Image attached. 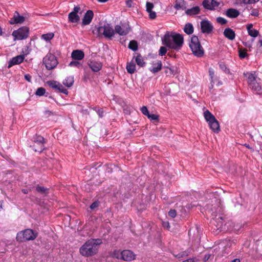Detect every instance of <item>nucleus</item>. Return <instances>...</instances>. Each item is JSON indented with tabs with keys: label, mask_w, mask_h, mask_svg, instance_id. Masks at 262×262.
I'll return each instance as SVG.
<instances>
[{
	"label": "nucleus",
	"mask_w": 262,
	"mask_h": 262,
	"mask_svg": "<svg viewBox=\"0 0 262 262\" xmlns=\"http://www.w3.org/2000/svg\"><path fill=\"white\" fill-rule=\"evenodd\" d=\"M161 40L163 45L176 51L180 50L184 43L183 36L173 31H167L162 37Z\"/></svg>",
	"instance_id": "nucleus-1"
},
{
	"label": "nucleus",
	"mask_w": 262,
	"mask_h": 262,
	"mask_svg": "<svg viewBox=\"0 0 262 262\" xmlns=\"http://www.w3.org/2000/svg\"><path fill=\"white\" fill-rule=\"evenodd\" d=\"M102 243L101 239H90L85 242L79 248L80 254L84 257H91L96 255L99 246Z\"/></svg>",
	"instance_id": "nucleus-2"
},
{
	"label": "nucleus",
	"mask_w": 262,
	"mask_h": 262,
	"mask_svg": "<svg viewBox=\"0 0 262 262\" xmlns=\"http://www.w3.org/2000/svg\"><path fill=\"white\" fill-rule=\"evenodd\" d=\"M37 236V232L33 231L30 229H27L17 233L16 239L19 242H23L34 240Z\"/></svg>",
	"instance_id": "nucleus-3"
},
{
	"label": "nucleus",
	"mask_w": 262,
	"mask_h": 262,
	"mask_svg": "<svg viewBox=\"0 0 262 262\" xmlns=\"http://www.w3.org/2000/svg\"><path fill=\"white\" fill-rule=\"evenodd\" d=\"M204 117L213 132L218 133L220 130L218 121L208 110L204 112Z\"/></svg>",
	"instance_id": "nucleus-4"
},
{
	"label": "nucleus",
	"mask_w": 262,
	"mask_h": 262,
	"mask_svg": "<svg viewBox=\"0 0 262 262\" xmlns=\"http://www.w3.org/2000/svg\"><path fill=\"white\" fill-rule=\"evenodd\" d=\"M189 47L193 54L197 57H202L204 55V50L202 47L197 36H193L189 43Z\"/></svg>",
	"instance_id": "nucleus-5"
},
{
	"label": "nucleus",
	"mask_w": 262,
	"mask_h": 262,
	"mask_svg": "<svg viewBox=\"0 0 262 262\" xmlns=\"http://www.w3.org/2000/svg\"><path fill=\"white\" fill-rule=\"evenodd\" d=\"M43 63L48 70H52L57 66L58 61L55 56L49 53L43 58Z\"/></svg>",
	"instance_id": "nucleus-6"
},
{
	"label": "nucleus",
	"mask_w": 262,
	"mask_h": 262,
	"mask_svg": "<svg viewBox=\"0 0 262 262\" xmlns=\"http://www.w3.org/2000/svg\"><path fill=\"white\" fill-rule=\"evenodd\" d=\"M29 30L27 27H23L13 31L12 35L14 37V40H23L27 38L29 36Z\"/></svg>",
	"instance_id": "nucleus-7"
},
{
	"label": "nucleus",
	"mask_w": 262,
	"mask_h": 262,
	"mask_svg": "<svg viewBox=\"0 0 262 262\" xmlns=\"http://www.w3.org/2000/svg\"><path fill=\"white\" fill-rule=\"evenodd\" d=\"M98 31L99 34H103L107 38H111L115 34V30L113 27L108 24H105L98 28Z\"/></svg>",
	"instance_id": "nucleus-8"
},
{
	"label": "nucleus",
	"mask_w": 262,
	"mask_h": 262,
	"mask_svg": "<svg viewBox=\"0 0 262 262\" xmlns=\"http://www.w3.org/2000/svg\"><path fill=\"white\" fill-rule=\"evenodd\" d=\"M115 33L118 34L121 36L126 35L130 30L129 25L123 24L121 26L116 25L115 27Z\"/></svg>",
	"instance_id": "nucleus-9"
},
{
	"label": "nucleus",
	"mask_w": 262,
	"mask_h": 262,
	"mask_svg": "<svg viewBox=\"0 0 262 262\" xmlns=\"http://www.w3.org/2000/svg\"><path fill=\"white\" fill-rule=\"evenodd\" d=\"M209 74L210 77V80L211 82V85L210 86V89H212L214 86V85L216 84L217 86L221 85L222 84V82L219 79L218 76L214 74V72L213 69L210 68L209 69Z\"/></svg>",
	"instance_id": "nucleus-10"
},
{
	"label": "nucleus",
	"mask_w": 262,
	"mask_h": 262,
	"mask_svg": "<svg viewBox=\"0 0 262 262\" xmlns=\"http://www.w3.org/2000/svg\"><path fill=\"white\" fill-rule=\"evenodd\" d=\"M136 255L131 250H124L122 251L121 260L131 261L136 259Z\"/></svg>",
	"instance_id": "nucleus-11"
},
{
	"label": "nucleus",
	"mask_w": 262,
	"mask_h": 262,
	"mask_svg": "<svg viewBox=\"0 0 262 262\" xmlns=\"http://www.w3.org/2000/svg\"><path fill=\"white\" fill-rule=\"evenodd\" d=\"M203 6L205 9L212 10L219 6V3L216 0H204L203 2Z\"/></svg>",
	"instance_id": "nucleus-12"
},
{
	"label": "nucleus",
	"mask_w": 262,
	"mask_h": 262,
	"mask_svg": "<svg viewBox=\"0 0 262 262\" xmlns=\"http://www.w3.org/2000/svg\"><path fill=\"white\" fill-rule=\"evenodd\" d=\"M88 64L91 69L94 72L99 71L102 67V64L101 62L94 60H90Z\"/></svg>",
	"instance_id": "nucleus-13"
},
{
	"label": "nucleus",
	"mask_w": 262,
	"mask_h": 262,
	"mask_svg": "<svg viewBox=\"0 0 262 262\" xmlns=\"http://www.w3.org/2000/svg\"><path fill=\"white\" fill-rule=\"evenodd\" d=\"M201 31L204 33H209L212 30L210 23L207 20H203L200 23Z\"/></svg>",
	"instance_id": "nucleus-14"
},
{
	"label": "nucleus",
	"mask_w": 262,
	"mask_h": 262,
	"mask_svg": "<svg viewBox=\"0 0 262 262\" xmlns=\"http://www.w3.org/2000/svg\"><path fill=\"white\" fill-rule=\"evenodd\" d=\"M25 57V55H20L13 57L8 62V68L23 62Z\"/></svg>",
	"instance_id": "nucleus-15"
},
{
	"label": "nucleus",
	"mask_w": 262,
	"mask_h": 262,
	"mask_svg": "<svg viewBox=\"0 0 262 262\" xmlns=\"http://www.w3.org/2000/svg\"><path fill=\"white\" fill-rule=\"evenodd\" d=\"M94 16L93 12L92 10H88L84 14L82 20V25H88L91 23Z\"/></svg>",
	"instance_id": "nucleus-16"
},
{
	"label": "nucleus",
	"mask_w": 262,
	"mask_h": 262,
	"mask_svg": "<svg viewBox=\"0 0 262 262\" xmlns=\"http://www.w3.org/2000/svg\"><path fill=\"white\" fill-rule=\"evenodd\" d=\"M162 62L160 60L154 61L151 63L149 70L153 73L159 72L162 68Z\"/></svg>",
	"instance_id": "nucleus-17"
},
{
	"label": "nucleus",
	"mask_w": 262,
	"mask_h": 262,
	"mask_svg": "<svg viewBox=\"0 0 262 262\" xmlns=\"http://www.w3.org/2000/svg\"><path fill=\"white\" fill-rule=\"evenodd\" d=\"M25 21V17L23 16H20L18 12L16 11L13 15L12 18L10 20V24H21Z\"/></svg>",
	"instance_id": "nucleus-18"
},
{
	"label": "nucleus",
	"mask_w": 262,
	"mask_h": 262,
	"mask_svg": "<svg viewBox=\"0 0 262 262\" xmlns=\"http://www.w3.org/2000/svg\"><path fill=\"white\" fill-rule=\"evenodd\" d=\"M45 143L44 138L41 136H37L36 137L35 144L39 146L38 149H34L35 151L40 152L44 149L43 144Z\"/></svg>",
	"instance_id": "nucleus-19"
},
{
	"label": "nucleus",
	"mask_w": 262,
	"mask_h": 262,
	"mask_svg": "<svg viewBox=\"0 0 262 262\" xmlns=\"http://www.w3.org/2000/svg\"><path fill=\"white\" fill-rule=\"evenodd\" d=\"M253 25L252 24H248L246 26L247 30L249 35L250 36L255 38L259 35V32L258 30L253 29Z\"/></svg>",
	"instance_id": "nucleus-20"
},
{
	"label": "nucleus",
	"mask_w": 262,
	"mask_h": 262,
	"mask_svg": "<svg viewBox=\"0 0 262 262\" xmlns=\"http://www.w3.org/2000/svg\"><path fill=\"white\" fill-rule=\"evenodd\" d=\"M71 57L75 60H80L84 58V54L82 51L76 50L72 52Z\"/></svg>",
	"instance_id": "nucleus-21"
},
{
	"label": "nucleus",
	"mask_w": 262,
	"mask_h": 262,
	"mask_svg": "<svg viewBox=\"0 0 262 262\" xmlns=\"http://www.w3.org/2000/svg\"><path fill=\"white\" fill-rule=\"evenodd\" d=\"M223 33L224 36L229 40H233L235 37L234 31L231 28H226Z\"/></svg>",
	"instance_id": "nucleus-22"
},
{
	"label": "nucleus",
	"mask_w": 262,
	"mask_h": 262,
	"mask_svg": "<svg viewBox=\"0 0 262 262\" xmlns=\"http://www.w3.org/2000/svg\"><path fill=\"white\" fill-rule=\"evenodd\" d=\"M226 15L229 18H234L239 15V12L235 9L230 8L226 11Z\"/></svg>",
	"instance_id": "nucleus-23"
},
{
	"label": "nucleus",
	"mask_w": 262,
	"mask_h": 262,
	"mask_svg": "<svg viewBox=\"0 0 262 262\" xmlns=\"http://www.w3.org/2000/svg\"><path fill=\"white\" fill-rule=\"evenodd\" d=\"M245 76H246L248 80L249 85L253 84L254 82H256V75L255 72H246L244 73Z\"/></svg>",
	"instance_id": "nucleus-24"
},
{
	"label": "nucleus",
	"mask_w": 262,
	"mask_h": 262,
	"mask_svg": "<svg viewBox=\"0 0 262 262\" xmlns=\"http://www.w3.org/2000/svg\"><path fill=\"white\" fill-rule=\"evenodd\" d=\"M176 10H183L185 8V2L184 0H176L174 6Z\"/></svg>",
	"instance_id": "nucleus-25"
},
{
	"label": "nucleus",
	"mask_w": 262,
	"mask_h": 262,
	"mask_svg": "<svg viewBox=\"0 0 262 262\" xmlns=\"http://www.w3.org/2000/svg\"><path fill=\"white\" fill-rule=\"evenodd\" d=\"M74 82V77L70 76L67 77L62 82L63 84L67 87H71L73 85Z\"/></svg>",
	"instance_id": "nucleus-26"
},
{
	"label": "nucleus",
	"mask_w": 262,
	"mask_h": 262,
	"mask_svg": "<svg viewBox=\"0 0 262 262\" xmlns=\"http://www.w3.org/2000/svg\"><path fill=\"white\" fill-rule=\"evenodd\" d=\"M126 70L128 73L133 74L136 71V65L133 60L128 63L126 65Z\"/></svg>",
	"instance_id": "nucleus-27"
},
{
	"label": "nucleus",
	"mask_w": 262,
	"mask_h": 262,
	"mask_svg": "<svg viewBox=\"0 0 262 262\" xmlns=\"http://www.w3.org/2000/svg\"><path fill=\"white\" fill-rule=\"evenodd\" d=\"M69 20L71 23H77L79 20V16L77 14L70 12L68 15Z\"/></svg>",
	"instance_id": "nucleus-28"
},
{
	"label": "nucleus",
	"mask_w": 262,
	"mask_h": 262,
	"mask_svg": "<svg viewBox=\"0 0 262 262\" xmlns=\"http://www.w3.org/2000/svg\"><path fill=\"white\" fill-rule=\"evenodd\" d=\"M184 32L187 34H191L193 32V27L190 23L186 24L184 28Z\"/></svg>",
	"instance_id": "nucleus-29"
},
{
	"label": "nucleus",
	"mask_w": 262,
	"mask_h": 262,
	"mask_svg": "<svg viewBox=\"0 0 262 262\" xmlns=\"http://www.w3.org/2000/svg\"><path fill=\"white\" fill-rule=\"evenodd\" d=\"M165 73L168 76H172L175 74L176 71L174 68L172 67H164Z\"/></svg>",
	"instance_id": "nucleus-30"
},
{
	"label": "nucleus",
	"mask_w": 262,
	"mask_h": 262,
	"mask_svg": "<svg viewBox=\"0 0 262 262\" xmlns=\"http://www.w3.org/2000/svg\"><path fill=\"white\" fill-rule=\"evenodd\" d=\"M200 11V9L198 7H193L186 10V13L187 15H191L198 14Z\"/></svg>",
	"instance_id": "nucleus-31"
},
{
	"label": "nucleus",
	"mask_w": 262,
	"mask_h": 262,
	"mask_svg": "<svg viewBox=\"0 0 262 262\" xmlns=\"http://www.w3.org/2000/svg\"><path fill=\"white\" fill-rule=\"evenodd\" d=\"M54 36V34L52 32L42 34L41 38L46 41H50Z\"/></svg>",
	"instance_id": "nucleus-32"
},
{
	"label": "nucleus",
	"mask_w": 262,
	"mask_h": 262,
	"mask_svg": "<svg viewBox=\"0 0 262 262\" xmlns=\"http://www.w3.org/2000/svg\"><path fill=\"white\" fill-rule=\"evenodd\" d=\"M253 90L255 91L256 93H259L261 91V86L259 83L254 82L253 84L249 85Z\"/></svg>",
	"instance_id": "nucleus-33"
},
{
	"label": "nucleus",
	"mask_w": 262,
	"mask_h": 262,
	"mask_svg": "<svg viewBox=\"0 0 262 262\" xmlns=\"http://www.w3.org/2000/svg\"><path fill=\"white\" fill-rule=\"evenodd\" d=\"M112 256L114 258H116L118 259H121L122 258V251L120 250H114L112 253Z\"/></svg>",
	"instance_id": "nucleus-34"
},
{
	"label": "nucleus",
	"mask_w": 262,
	"mask_h": 262,
	"mask_svg": "<svg viewBox=\"0 0 262 262\" xmlns=\"http://www.w3.org/2000/svg\"><path fill=\"white\" fill-rule=\"evenodd\" d=\"M135 61L137 64L140 67H143L145 65V62L143 58L140 55H138L135 58Z\"/></svg>",
	"instance_id": "nucleus-35"
},
{
	"label": "nucleus",
	"mask_w": 262,
	"mask_h": 262,
	"mask_svg": "<svg viewBox=\"0 0 262 262\" xmlns=\"http://www.w3.org/2000/svg\"><path fill=\"white\" fill-rule=\"evenodd\" d=\"M47 83L50 87L56 90L60 83L56 81L50 80L48 81Z\"/></svg>",
	"instance_id": "nucleus-36"
},
{
	"label": "nucleus",
	"mask_w": 262,
	"mask_h": 262,
	"mask_svg": "<svg viewBox=\"0 0 262 262\" xmlns=\"http://www.w3.org/2000/svg\"><path fill=\"white\" fill-rule=\"evenodd\" d=\"M128 48L132 50L133 51H136L138 49V44L137 42L135 40L130 41L129 45Z\"/></svg>",
	"instance_id": "nucleus-37"
},
{
	"label": "nucleus",
	"mask_w": 262,
	"mask_h": 262,
	"mask_svg": "<svg viewBox=\"0 0 262 262\" xmlns=\"http://www.w3.org/2000/svg\"><path fill=\"white\" fill-rule=\"evenodd\" d=\"M45 92H46V90L43 88L41 87V88H39L37 89L35 94L36 95L41 96L45 94Z\"/></svg>",
	"instance_id": "nucleus-38"
},
{
	"label": "nucleus",
	"mask_w": 262,
	"mask_h": 262,
	"mask_svg": "<svg viewBox=\"0 0 262 262\" xmlns=\"http://www.w3.org/2000/svg\"><path fill=\"white\" fill-rule=\"evenodd\" d=\"M56 90L66 95L68 94V90L64 89L61 83L59 84Z\"/></svg>",
	"instance_id": "nucleus-39"
},
{
	"label": "nucleus",
	"mask_w": 262,
	"mask_h": 262,
	"mask_svg": "<svg viewBox=\"0 0 262 262\" xmlns=\"http://www.w3.org/2000/svg\"><path fill=\"white\" fill-rule=\"evenodd\" d=\"M56 90L66 95L68 94V90L64 89L61 83L59 84Z\"/></svg>",
	"instance_id": "nucleus-40"
},
{
	"label": "nucleus",
	"mask_w": 262,
	"mask_h": 262,
	"mask_svg": "<svg viewBox=\"0 0 262 262\" xmlns=\"http://www.w3.org/2000/svg\"><path fill=\"white\" fill-rule=\"evenodd\" d=\"M150 121H158L159 119V116L156 114H150L147 116Z\"/></svg>",
	"instance_id": "nucleus-41"
},
{
	"label": "nucleus",
	"mask_w": 262,
	"mask_h": 262,
	"mask_svg": "<svg viewBox=\"0 0 262 262\" xmlns=\"http://www.w3.org/2000/svg\"><path fill=\"white\" fill-rule=\"evenodd\" d=\"M167 51V50L165 47H161L159 51V55L160 56L164 55Z\"/></svg>",
	"instance_id": "nucleus-42"
},
{
	"label": "nucleus",
	"mask_w": 262,
	"mask_h": 262,
	"mask_svg": "<svg viewBox=\"0 0 262 262\" xmlns=\"http://www.w3.org/2000/svg\"><path fill=\"white\" fill-rule=\"evenodd\" d=\"M154 7V5L152 3L147 2L146 4V10L147 12L152 11V9Z\"/></svg>",
	"instance_id": "nucleus-43"
},
{
	"label": "nucleus",
	"mask_w": 262,
	"mask_h": 262,
	"mask_svg": "<svg viewBox=\"0 0 262 262\" xmlns=\"http://www.w3.org/2000/svg\"><path fill=\"white\" fill-rule=\"evenodd\" d=\"M239 56L241 58H245L247 56V53L245 50H239Z\"/></svg>",
	"instance_id": "nucleus-44"
},
{
	"label": "nucleus",
	"mask_w": 262,
	"mask_h": 262,
	"mask_svg": "<svg viewBox=\"0 0 262 262\" xmlns=\"http://www.w3.org/2000/svg\"><path fill=\"white\" fill-rule=\"evenodd\" d=\"M140 110H141V111L143 115H145V116H147L148 115V114H149V112H148V109H147V107H146V106H142V107L141 108V109H140Z\"/></svg>",
	"instance_id": "nucleus-45"
},
{
	"label": "nucleus",
	"mask_w": 262,
	"mask_h": 262,
	"mask_svg": "<svg viewBox=\"0 0 262 262\" xmlns=\"http://www.w3.org/2000/svg\"><path fill=\"white\" fill-rule=\"evenodd\" d=\"M217 23L221 25H224L227 23V20L223 17H219L216 18Z\"/></svg>",
	"instance_id": "nucleus-46"
},
{
	"label": "nucleus",
	"mask_w": 262,
	"mask_h": 262,
	"mask_svg": "<svg viewBox=\"0 0 262 262\" xmlns=\"http://www.w3.org/2000/svg\"><path fill=\"white\" fill-rule=\"evenodd\" d=\"M217 220H219L220 223H217L216 225V227L217 229H220V230H222L223 229V221L222 217H219L217 219Z\"/></svg>",
	"instance_id": "nucleus-47"
},
{
	"label": "nucleus",
	"mask_w": 262,
	"mask_h": 262,
	"mask_svg": "<svg viewBox=\"0 0 262 262\" xmlns=\"http://www.w3.org/2000/svg\"><path fill=\"white\" fill-rule=\"evenodd\" d=\"M259 0H243V2L245 4H252L258 2Z\"/></svg>",
	"instance_id": "nucleus-48"
},
{
	"label": "nucleus",
	"mask_w": 262,
	"mask_h": 262,
	"mask_svg": "<svg viewBox=\"0 0 262 262\" xmlns=\"http://www.w3.org/2000/svg\"><path fill=\"white\" fill-rule=\"evenodd\" d=\"M70 67H79L80 66V63L77 61H72L69 63Z\"/></svg>",
	"instance_id": "nucleus-49"
},
{
	"label": "nucleus",
	"mask_w": 262,
	"mask_h": 262,
	"mask_svg": "<svg viewBox=\"0 0 262 262\" xmlns=\"http://www.w3.org/2000/svg\"><path fill=\"white\" fill-rule=\"evenodd\" d=\"M149 13V16L150 19H155L156 17V13L153 11L147 12Z\"/></svg>",
	"instance_id": "nucleus-50"
},
{
	"label": "nucleus",
	"mask_w": 262,
	"mask_h": 262,
	"mask_svg": "<svg viewBox=\"0 0 262 262\" xmlns=\"http://www.w3.org/2000/svg\"><path fill=\"white\" fill-rule=\"evenodd\" d=\"M168 214L170 216L173 218L176 217L177 213L174 210H170L168 212Z\"/></svg>",
	"instance_id": "nucleus-51"
},
{
	"label": "nucleus",
	"mask_w": 262,
	"mask_h": 262,
	"mask_svg": "<svg viewBox=\"0 0 262 262\" xmlns=\"http://www.w3.org/2000/svg\"><path fill=\"white\" fill-rule=\"evenodd\" d=\"M36 190L37 191L41 192V193H45L46 191V189L45 187H40V186H38L36 188Z\"/></svg>",
	"instance_id": "nucleus-52"
},
{
	"label": "nucleus",
	"mask_w": 262,
	"mask_h": 262,
	"mask_svg": "<svg viewBox=\"0 0 262 262\" xmlns=\"http://www.w3.org/2000/svg\"><path fill=\"white\" fill-rule=\"evenodd\" d=\"M80 10V8L79 6H75L74 8L73 11L72 12L74 13L77 14L78 12Z\"/></svg>",
	"instance_id": "nucleus-53"
},
{
	"label": "nucleus",
	"mask_w": 262,
	"mask_h": 262,
	"mask_svg": "<svg viewBox=\"0 0 262 262\" xmlns=\"http://www.w3.org/2000/svg\"><path fill=\"white\" fill-rule=\"evenodd\" d=\"M258 11L257 10L254 9L251 12V15L252 16H257L258 15Z\"/></svg>",
	"instance_id": "nucleus-54"
},
{
	"label": "nucleus",
	"mask_w": 262,
	"mask_h": 262,
	"mask_svg": "<svg viewBox=\"0 0 262 262\" xmlns=\"http://www.w3.org/2000/svg\"><path fill=\"white\" fill-rule=\"evenodd\" d=\"M134 0H126V4L128 7H131L133 6Z\"/></svg>",
	"instance_id": "nucleus-55"
},
{
	"label": "nucleus",
	"mask_w": 262,
	"mask_h": 262,
	"mask_svg": "<svg viewBox=\"0 0 262 262\" xmlns=\"http://www.w3.org/2000/svg\"><path fill=\"white\" fill-rule=\"evenodd\" d=\"M98 203L97 202H94L91 204L90 207L92 209H93L96 208L97 207H98Z\"/></svg>",
	"instance_id": "nucleus-56"
},
{
	"label": "nucleus",
	"mask_w": 262,
	"mask_h": 262,
	"mask_svg": "<svg viewBox=\"0 0 262 262\" xmlns=\"http://www.w3.org/2000/svg\"><path fill=\"white\" fill-rule=\"evenodd\" d=\"M25 78L26 80H27L29 82H31V76L29 74L25 75Z\"/></svg>",
	"instance_id": "nucleus-57"
},
{
	"label": "nucleus",
	"mask_w": 262,
	"mask_h": 262,
	"mask_svg": "<svg viewBox=\"0 0 262 262\" xmlns=\"http://www.w3.org/2000/svg\"><path fill=\"white\" fill-rule=\"evenodd\" d=\"M183 262H195V260L193 258H189L187 260L183 261Z\"/></svg>",
	"instance_id": "nucleus-58"
},
{
	"label": "nucleus",
	"mask_w": 262,
	"mask_h": 262,
	"mask_svg": "<svg viewBox=\"0 0 262 262\" xmlns=\"http://www.w3.org/2000/svg\"><path fill=\"white\" fill-rule=\"evenodd\" d=\"M22 192L25 194H27L28 193V190L26 189H22Z\"/></svg>",
	"instance_id": "nucleus-59"
},
{
	"label": "nucleus",
	"mask_w": 262,
	"mask_h": 262,
	"mask_svg": "<svg viewBox=\"0 0 262 262\" xmlns=\"http://www.w3.org/2000/svg\"><path fill=\"white\" fill-rule=\"evenodd\" d=\"M231 262H240L239 259L236 258L231 261Z\"/></svg>",
	"instance_id": "nucleus-60"
},
{
	"label": "nucleus",
	"mask_w": 262,
	"mask_h": 262,
	"mask_svg": "<svg viewBox=\"0 0 262 262\" xmlns=\"http://www.w3.org/2000/svg\"><path fill=\"white\" fill-rule=\"evenodd\" d=\"M98 113H99V115H100L101 117H102V110H99V111H98Z\"/></svg>",
	"instance_id": "nucleus-61"
},
{
	"label": "nucleus",
	"mask_w": 262,
	"mask_h": 262,
	"mask_svg": "<svg viewBox=\"0 0 262 262\" xmlns=\"http://www.w3.org/2000/svg\"><path fill=\"white\" fill-rule=\"evenodd\" d=\"M2 208H3V202L0 201V211L2 209Z\"/></svg>",
	"instance_id": "nucleus-62"
},
{
	"label": "nucleus",
	"mask_w": 262,
	"mask_h": 262,
	"mask_svg": "<svg viewBox=\"0 0 262 262\" xmlns=\"http://www.w3.org/2000/svg\"><path fill=\"white\" fill-rule=\"evenodd\" d=\"M98 2H101V3H104V2H107L108 0H97Z\"/></svg>",
	"instance_id": "nucleus-63"
},
{
	"label": "nucleus",
	"mask_w": 262,
	"mask_h": 262,
	"mask_svg": "<svg viewBox=\"0 0 262 262\" xmlns=\"http://www.w3.org/2000/svg\"><path fill=\"white\" fill-rule=\"evenodd\" d=\"M259 42L260 46L262 47V39L259 40Z\"/></svg>",
	"instance_id": "nucleus-64"
}]
</instances>
